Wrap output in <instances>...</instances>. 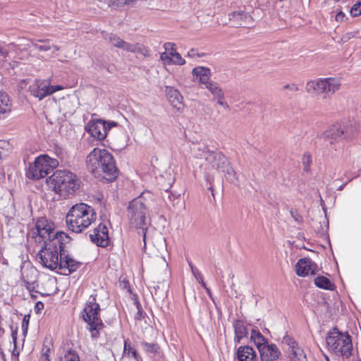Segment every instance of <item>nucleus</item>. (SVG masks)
<instances>
[{
  "mask_svg": "<svg viewBox=\"0 0 361 361\" xmlns=\"http://www.w3.org/2000/svg\"><path fill=\"white\" fill-rule=\"evenodd\" d=\"M87 169L95 176L111 182L118 176V170L113 155L106 149L94 148L87 157Z\"/></svg>",
  "mask_w": 361,
  "mask_h": 361,
  "instance_id": "nucleus-1",
  "label": "nucleus"
},
{
  "mask_svg": "<svg viewBox=\"0 0 361 361\" xmlns=\"http://www.w3.org/2000/svg\"><path fill=\"white\" fill-rule=\"evenodd\" d=\"M70 241L69 236L61 232L55 238L46 240L37 255L40 264L50 270L60 267V257L63 255L64 245Z\"/></svg>",
  "mask_w": 361,
  "mask_h": 361,
  "instance_id": "nucleus-2",
  "label": "nucleus"
},
{
  "mask_svg": "<svg viewBox=\"0 0 361 361\" xmlns=\"http://www.w3.org/2000/svg\"><path fill=\"white\" fill-rule=\"evenodd\" d=\"M150 194L143 192L129 202L127 217L131 226L142 228L145 243L147 226L149 224V205Z\"/></svg>",
  "mask_w": 361,
  "mask_h": 361,
  "instance_id": "nucleus-3",
  "label": "nucleus"
},
{
  "mask_svg": "<svg viewBox=\"0 0 361 361\" xmlns=\"http://www.w3.org/2000/svg\"><path fill=\"white\" fill-rule=\"evenodd\" d=\"M95 219L96 213L94 209L85 203L72 206L66 216L67 227L70 231L76 233H82Z\"/></svg>",
  "mask_w": 361,
  "mask_h": 361,
  "instance_id": "nucleus-4",
  "label": "nucleus"
},
{
  "mask_svg": "<svg viewBox=\"0 0 361 361\" xmlns=\"http://www.w3.org/2000/svg\"><path fill=\"white\" fill-rule=\"evenodd\" d=\"M49 187L61 196L74 193L80 186L78 176L66 170H57L47 180Z\"/></svg>",
  "mask_w": 361,
  "mask_h": 361,
  "instance_id": "nucleus-5",
  "label": "nucleus"
},
{
  "mask_svg": "<svg viewBox=\"0 0 361 361\" xmlns=\"http://www.w3.org/2000/svg\"><path fill=\"white\" fill-rule=\"evenodd\" d=\"M326 343L331 353L342 357L343 360L348 359L352 355V338L348 332H342L337 328H334L327 334Z\"/></svg>",
  "mask_w": 361,
  "mask_h": 361,
  "instance_id": "nucleus-6",
  "label": "nucleus"
},
{
  "mask_svg": "<svg viewBox=\"0 0 361 361\" xmlns=\"http://www.w3.org/2000/svg\"><path fill=\"white\" fill-rule=\"evenodd\" d=\"M356 134V128L352 124L336 123L333 125L321 135V139L329 142L334 150L343 147L344 140H350Z\"/></svg>",
  "mask_w": 361,
  "mask_h": 361,
  "instance_id": "nucleus-7",
  "label": "nucleus"
},
{
  "mask_svg": "<svg viewBox=\"0 0 361 361\" xmlns=\"http://www.w3.org/2000/svg\"><path fill=\"white\" fill-rule=\"evenodd\" d=\"M97 295H91L82 312L83 320L87 324L92 338H98L104 324L99 317L100 306L97 302Z\"/></svg>",
  "mask_w": 361,
  "mask_h": 361,
  "instance_id": "nucleus-8",
  "label": "nucleus"
},
{
  "mask_svg": "<svg viewBox=\"0 0 361 361\" xmlns=\"http://www.w3.org/2000/svg\"><path fill=\"white\" fill-rule=\"evenodd\" d=\"M205 177L207 179L209 172L212 171H221L224 173L226 179L231 182L235 180V172L230 166L227 158L220 152L211 151L205 157Z\"/></svg>",
  "mask_w": 361,
  "mask_h": 361,
  "instance_id": "nucleus-9",
  "label": "nucleus"
},
{
  "mask_svg": "<svg viewBox=\"0 0 361 361\" xmlns=\"http://www.w3.org/2000/svg\"><path fill=\"white\" fill-rule=\"evenodd\" d=\"M58 165L59 161L56 159L47 154L40 155L29 164L26 169V177L32 180H39L50 173Z\"/></svg>",
  "mask_w": 361,
  "mask_h": 361,
  "instance_id": "nucleus-10",
  "label": "nucleus"
},
{
  "mask_svg": "<svg viewBox=\"0 0 361 361\" xmlns=\"http://www.w3.org/2000/svg\"><path fill=\"white\" fill-rule=\"evenodd\" d=\"M341 86L340 80L335 78H319L307 82L306 90L307 92L316 94H324V98L332 95Z\"/></svg>",
  "mask_w": 361,
  "mask_h": 361,
  "instance_id": "nucleus-11",
  "label": "nucleus"
},
{
  "mask_svg": "<svg viewBox=\"0 0 361 361\" xmlns=\"http://www.w3.org/2000/svg\"><path fill=\"white\" fill-rule=\"evenodd\" d=\"M116 126H117V123L114 121L106 122L103 120L97 119L90 121L86 129L92 137L97 140H102L106 137L108 131Z\"/></svg>",
  "mask_w": 361,
  "mask_h": 361,
  "instance_id": "nucleus-12",
  "label": "nucleus"
},
{
  "mask_svg": "<svg viewBox=\"0 0 361 361\" xmlns=\"http://www.w3.org/2000/svg\"><path fill=\"white\" fill-rule=\"evenodd\" d=\"M109 39L111 44L117 47L118 49H121L124 51H127L132 53H139L144 56L145 57L149 56V50L142 44L137 43V44H130L122 39H121L119 37L111 34L109 36Z\"/></svg>",
  "mask_w": 361,
  "mask_h": 361,
  "instance_id": "nucleus-13",
  "label": "nucleus"
},
{
  "mask_svg": "<svg viewBox=\"0 0 361 361\" xmlns=\"http://www.w3.org/2000/svg\"><path fill=\"white\" fill-rule=\"evenodd\" d=\"M35 228L38 235L43 239V241L49 240L55 235H58L61 232H55L54 229V224L49 221L46 218L41 217L37 219L35 224Z\"/></svg>",
  "mask_w": 361,
  "mask_h": 361,
  "instance_id": "nucleus-14",
  "label": "nucleus"
},
{
  "mask_svg": "<svg viewBox=\"0 0 361 361\" xmlns=\"http://www.w3.org/2000/svg\"><path fill=\"white\" fill-rule=\"evenodd\" d=\"M90 238L97 246H107L109 242L107 227L103 224H99L90 234Z\"/></svg>",
  "mask_w": 361,
  "mask_h": 361,
  "instance_id": "nucleus-15",
  "label": "nucleus"
},
{
  "mask_svg": "<svg viewBox=\"0 0 361 361\" xmlns=\"http://www.w3.org/2000/svg\"><path fill=\"white\" fill-rule=\"evenodd\" d=\"M317 271V265L310 259H300L295 264V273L298 276L305 277L309 274L314 275Z\"/></svg>",
  "mask_w": 361,
  "mask_h": 361,
  "instance_id": "nucleus-16",
  "label": "nucleus"
},
{
  "mask_svg": "<svg viewBox=\"0 0 361 361\" xmlns=\"http://www.w3.org/2000/svg\"><path fill=\"white\" fill-rule=\"evenodd\" d=\"M228 16L233 27H248L253 22L252 16L244 11H234L230 13Z\"/></svg>",
  "mask_w": 361,
  "mask_h": 361,
  "instance_id": "nucleus-17",
  "label": "nucleus"
},
{
  "mask_svg": "<svg viewBox=\"0 0 361 361\" xmlns=\"http://www.w3.org/2000/svg\"><path fill=\"white\" fill-rule=\"evenodd\" d=\"M258 351L262 361H275L281 354L276 344L269 343Z\"/></svg>",
  "mask_w": 361,
  "mask_h": 361,
  "instance_id": "nucleus-18",
  "label": "nucleus"
},
{
  "mask_svg": "<svg viewBox=\"0 0 361 361\" xmlns=\"http://www.w3.org/2000/svg\"><path fill=\"white\" fill-rule=\"evenodd\" d=\"M30 92L32 96L42 100L49 95V82L46 80H37L35 83L30 85Z\"/></svg>",
  "mask_w": 361,
  "mask_h": 361,
  "instance_id": "nucleus-19",
  "label": "nucleus"
},
{
  "mask_svg": "<svg viewBox=\"0 0 361 361\" xmlns=\"http://www.w3.org/2000/svg\"><path fill=\"white\" fill-rule=\"evenodd\" d=\"M167 99L173 108L180 111L183 108V97L178 90L171 86L166 87Z\"/></svg>",
  "mask_w": 361,
  "mask_h": 361,
  "instance_id": "nucleus-20",
  "label": "nucleus"
},
{
  "mask_svg": "<svg viewBox=\"0 0 361 361\" xmlns=\"http://www.w3.org/2000/svg\"><path fill=\"white\" fill-rule=\"evenodd\" d=\"M59 269L63 271L64 275H69L75 271L81 265L80 262L75 260L72 257L66 255L64 257H60Z\"/></svg>",
  "mask_w": 361,
  "mask_h": 361,
  "instance_id": "nucleus-21",
  "label": "nucleus"
},
{
  "mask_svg": "<svg viewBox=\"0 0 361 361\" xmlns=\"http://www.w3.org/2000/svg\"><path fill=\"white\" fill-rule=\"evenodd\" d=\"M233 326L235 331L234 343L238 344L243 338L248 336L249 325L242 320H236L233 322Z\"/></svg>",
  "mask_w": 361,
  "mask_h": 361,
  "instance_id": "nucleus-22",
  "label": "nucleus"
},
{
  "mask_svg": "<svg viewBox=\"0 0 361 361\" xmlns=\"http://www.w3.org/2000/svg\"><path fill=\"white\" fill-rule=\"evenodd\" d=\"M192 74L205 87L212 82L210 80L211 70L207 67L197 66L192 69Z\"/></svg>",
  "mask_w": 361,
  "mask_h": 361,
  "instance_id": "nucleus-23",
  "label": "nucleus"
},
{
  "mask_svg": "<svg viewBox=\"0 0 361 361\" xmlns=\"http://www.w3.org/2000/svg\"><path fill=\"white\" fill-rule=\"evenodd\" d=\"M237 358L238 361H257L256 352L249 345H243L238 348Z\"/></svg>",
  "mask_w": 361,
  "mask_h": 361,
  "instance_id": "nucleus-24",
  "label": "nucleus"
},
{
  "mask_svg": "<svg viewBox=\"0 0 361 361\" xmlns=\"http://www.w3.org/2000/svg\"><path fill=\"white\" fill-rule=\"evenodd\" d=\"M160 59L164 66H183L185 63V60L182 58L179 53L161 54Z\"/></svg>",
  "mask_w": 361,
  "mask_h": 361,
  "instance_id": "nucleus-25",
  "label": "nucleus"
},
{
  "mask_svg": "<svg viewBox=\"0 0 361 361\" xmlns=\"http://www.w3.org/2000/svg\"><path fill=\"white\" fill-rule=\"evenodd\" d=\"M11 102L8 95L0 91V117L8 114L11 110Z\"/></svg>",
  "mask_w": 361,
  "mask_h": 361,
  "instance_id": "nucleus-26",
  "label": "nucleus"
},
{
  "mask_svg": "<svg viewBox=\"0 0 361 361\" xmlns=\"http://www.w3.org/2000/svg\"><path fill=\"white\" fill-rule=\"evenodd\" d=\"M250 339L258 350L269 343L268 340L259 331L255 329L251 331Z\"/></svg>",
  "mask_w": 361,
  "mask_h": 361,
  "instance_id": "nucleus-27",
  "label": "nucleus"
},
{
  "mask_svg": "<svg viewBox=\"0 0 361 361\" xmlns=\"http://www.w3.org/2000/svg\"><path fill=\"white\" fill-rule=\"evenodd\" d=\"M288 353L291 361H306L305 354L298 344L288 350Z\"/></svg>",
  "mask_w": 361,
  "mask_h": 361,
  "instance_id": "nucleus-28",
  "label": "nucleus"
},
{
  "mask_svg": "<svg viewBox=\"0 0 361 361\" xmlns=\"http://www.w3.org/2000/svg\"><path fill=\"white\" fill-rule=\"evenodd\" d=\"M314 284L317 287L325 290H333L335 288L334 284L328 278L323 276L316 277Z\"/></svg>",
  "mask_w": 361,
  "mask_h": 361,
  "instance_id": "nucleus-29",
  "label": "nucleus"
},
{
  "mask_svg": "<svg viewBox=\"0 0 361 361\" xmlns=\"http://www.w3.org/2000/svg\"><path fill=\"white\" fill-rule=\"evenodd\" d=\"M192 152L194 157L197 159H205V157L211 152V151L209 150L208 147L203 144L193 145V147H192Z\"/></svg>",
  "mask_w": 361,
  "mask_h": 361,
  "instance_id": "nucleus-30",
  "label": "nucleus"
},
{
  "mask_svg": "<svg viewBox=\"0 0 361 361\" xmlns=\"http://www.w3.org/2000/svg\"><path fill=\"white\" fill-rule=\"evenodd\" d=\"M188 265L190 268L191 272L196 280L205 288L208 293H209V290L207 288L206 284L203 280V276L202 273L198 270V269L192 264L191 260L187 259Z\"/></svg>",
  "mask_w": 361,
  "mask_h": 361,
  "instance_id": "nucleus-31",
  "label": "nucleus"
},
{
  "mask_svg": "<svg viewBox=\"0 0 361 361\" xmlns=\"http://www.w3.org/2000/svg\"><path fill=\"white\" fill-rule=\"evenodd\" d=\"M213 95L214 99H221L223 94H224L222 89L220 87L219 84L215 82H212L209 83L208 85L205 87Z\"/></svg>",
  "mask_w": 361,
  "mask_h": 361,
  "instance_id": "nucleus-32",
  "label": "nucleus"
},
{
  "mask_svg": "<svg viewBox=\"0 0 361 361\" xmlns=\"http://www.w3.org/2000/svg\"><path fill=\"white\" fill-rule=\"evenodd\" d=\"M111 7H118L134 2L135 0H97Z\"/></svg>",
  "mask_w": 361,
  "mask_h": 361,
  "instance_id": "nucleus-33",
  "label": "nucleus"
},
{
  "mask_svg": "<svg viewBox=\"0 0 361 361\" xmlns=\"http://www.w3.org/2000/svg\"><path fill=\"white\" fill-rule=\"evenodd\" d=\"M141 345L143 348V350L147 353H156L159 348L158 344L154 343L142 341L141 343Z\"/></svg>",
  "mask_w": 361,
  "mask_h": 361,
  "instance_id": "nucleus-34",
  "label": "nucleus"
},
{
  "mask_svg": "<svg viewBox=\"0 0 361 361\" xmlns=\"http://www.w3.org/2000/svg\"><path fill=\"white\" fill-rule=\"evenodd\" d=\"M123 353L128 354V355L131 354L136 361H139V356L137 353L135 348L131 347L128 340H125L124 341Z\"/></svg>",
  "mask_w": 361,
  "mask_h": 361,
  "instance_id": "nucleus-35",
  "label": "nucleus"
},
{
  "mask_svg": "<svg viewBox=\"0 0 361 361\" xmlns=\"http://www.w3.org/2000/svg\"><path fill=\"white\" fill-rule=\"evenodd\" d=\"M61 361H80V360L75 350H69L61 357Z\"/></svg>",
  "mask_w": 361,
  "mask_h": 361,
  "instance_id": "nucleus-36",
  "label": "nucleus"
},
{
  "mask_svg": "<svg viewBox=\"0 0 361 361\" xmlns=\"http://www.w3.org/2000/svg\"><path fill=\"white\" fill-rule=\"evenodd\" d=\"M38 42H42L44 44H38L37 43H35L33 44V46L35 49L42 51H47L51 49V45L50 44L49 39H39Z\"/></svg>",
  "mask_w": 361,
  "mask_h": 361,
  "instance_id": "nucleus-37",
  "label": "nucleus"
},
{
  "mask_svg": "<svg viewBox=\"0 0 361 361\" xmlns=\"http://www.w3.org/2000/svg\"><path fill=\"white\" fill-rule=\"evenodd\" d=\"M282 343L287 345L288 346V350L292 348H294L298 345L297 342L288 334H286L282 338Z\"/></svg>",
  "mask_w": 361,
  "mask_h": 361,
  "instance_id": "nucleus-38",
  "label": "nucleus"
},
{
  "mask_svg": "<svg viewBox=\"0 0 361 361\" xmlns=\"http://www.w3.org/2000/svg\"><path fill=\"white\" fill-rule=\"evenodd\" d=\"M302 164L304 166V170L308 171L310 170V166L312 163V156L309 152H306L302 157Z\"/></svg>",
  "mask_w": 361,
  "mask_h": 361,
  "instance_id": "nucleus-39",
  "label": "nucleus"
},
{
  "mask_svg": "<svg viewBox=\"0 0 361 361\" xmlns=\"http://www.w3.org/2000/svg\"><path fill=\"white\" fill-rule=\"evenodd\" d=\"M164 48L165 51L162 52L161 54L178 53L176 51V45L173 42H166L164 44Z\"/></svg>",
  "mask_w": 361,
  "mask_h": 361,
  "instance_id": "nucleus-40",
  "label": "nucleus"
},
{
  "mask_svg": "<svg viewBox=\"0 0 361 361\" xmlns=\"http://www.w3.org/2000/svg\"><path fill=\"white\" fill-rule=\"evenodd\" d=\"M350 13L353 17H357L361 15V1H357L352 6Z\"/></svg>",
  "mask_w": 361,
  "mask_h": 361,
  "instance_id": "nucleus-41",
  "label": "nucleus"
},
{
  "mask_svg": "<svg viewBox=\"0 0 361 361\" xmlns=\"http://www.w3.org/2000/svg\"><path fill=\"white\" fill-rule=\"evenodd\" d=\"M51 350L49 347L44 345L43 353L41 357L42 361H50Z\"/></svg>",
  "mask_w": 361,
  "mask_h": 361,
  "instance_id": "nucleus-42",
  "label": "nucleus"
},
{
  "mask_svg": "<svg viewBox=\"0 0 361 361\" xmlns=\"http://www.w3.org/2000/svg\"><path fill=\"white\" fill-rule=\"evenodd\" d=\"M23 282L25 283V288L30 292L34 291V290L35 289V288L37 286V283L35 281H29L26 280L24 277H23Z\"/></svg>",
  "mask_w": 361,
  "mask_h": 361,
  "instance_id": "nucleus-43",
  "label": "nucleus"
},
{
  "mask_svg": "<svg viewBox=\"0 0 361 361\" xmlns=\"http://www.w3.org/2000/svg\"><path fill=\"white\" fill-rule=\"evenodd\" d=\"M204 56L203 53H198L195 49H190L187 54V56L190 58H195V57H202Z\"/></svg>",
  "mask_w": 361,
  "mask_h": 361,
  "instance_id": "nucleus-44",
  "label": "nucleus"
},
{
  "mask_svg": "<svg viewBox=\"0 0 361 361\" xmlns=\"http://www.w3.org/2000/svg\"><path fill=\"white\" fill-rule=\"evenodd\" d=\"M49 82V84L50 83V82ZM63 89H64V87L62 85H49V95H50L57 91L62 90Z\"/></svg>",
  "mask_w": 361,
  "mask_h": 361,
  "instance_id": "nucleus-45",
  "label": "nucleus"
},
{
  "mask_svg": "<svg viewBox=\"0 0 361 361\" xmlns=\"http://www.w3.org/2000/svg\"><path fill=\"white\" fill-rule=\"evenodd\" d=\"M290 215L294 219V220L297 222H300L302 221V217L301 216L298 214V212H297V210H293L291 209L290 212Z\"/></svg>",
  "mask_w": 361,
  "mask_h": 361,
  "instance_id": "nucleus-46",
  "label": "nucleus"
},
{
  "mask_svg": "<svg viewBox=\"0 0 361 361\" xmlns=\"http://www.w3.org/2000/svg\"><path fill=\"white\" fill-rule=\"evenodd\" d=\"M30 321V314H25L23 319L22 328L27 329Z\"/></svg>",
  "mask_w": 361,
  "mask_h": 361,
  "instance_id": "nucleus-47",
  "label": "nucleus"
},
{
  "mask_svg": "<svg viewBox=\"0 0 361 361\" xmlns=\"http://www.w3.org/2000/svg\"><path fill=\"white\" fill-rule=\"evenodd\" d=\"M283 89H287V90H290V91H293V92H296V91L298 90V86L295 84H294V83L286 85L283 87Z\"/></svg>",
  "mask_w": 361,
  "mask_h": 361,
  "instance_id": "nucleus-48",
  "label": "nucleus"
},
{
  "mask_svg": "<svg viewBox=\"0 0 361 361\" xmlns=\"http://www.w3.org/2000/svg\"><path fill=\"white\" fill-rule=\"evenodd\" d=\"M44 303L42 302H37L35 306V310L37 313H39L42 310L44 309Z\"/></svg>",
  "mask_w": 361,
  "mask_h": 361,
  "instance_id": "nucleus-49",
  "label": "nucleus"
},
{
  "mask_svg": "<svg viewBox=\"0 0 361 361\" xmlns=\"http://www.w3.org/2000/svg\"><path fill=\"white\" fill-rule=\"evenodd\" d=\"M221 97V99H216L217 100V103L219 104H220L221 106L228 108V105L227 104V103L226 102H224V94H223L222 97Z\"/></svg>",
  "mask_w": 361,
  "mask_h": 361,
  "instance_id": "nucleus-50",
  "label": "nucleus"
},
{
  "mask_svg": "<svg viewBox=\"0 0 361 361\" xmlns=\"http://www.w3.org/2000/svg\"><path fill=\"white\" fill-rule=\"evenodd\" d=\"M137 310L138 311L137 312L135 318L137 319H141L143 317V313H142V312L141 310L140 305H137Z\"/></svg>",
  "mask_w": 361,
  "mask_h": 361,
  "instance_id": "nucleus-51",
  "label": "nucleus"
},
{
  "mask_svg": "<svg viewBox=\"0 0 361 361\" xmlns=\"http://www.w3.org/2000/svg\"><path fill=\"white\" fill-rule=\"evenodd\" d=\"M344 17L345 14L343 12H339L336 16V21H342Z\"/></svg>",
  "mask_w": 361,
  "mask_h": 361,
  "instance_id": "nucleus-52",
  "label": "nucleus"
},
{
  "mask_svg": "<svg viewBox=\"0 0 361 361\" xmlns=\"http://www.w3.org/2000/svg\"><path fill=\"white\" fill-rule=\"evenodd\" d=\"M325 360L326 361H330V359L327 355H325Z\"/></svg>",
  "mask_w": 361,
  "mask_h": 361,
  "instance_id": "nucleus-53",
  "label": "nucleus"
},
{
  "mask_svg": "<svg viewBox=\"0 0 361 361\" xmlns=\"http://www.w3.org/2000/svg\"><path fill=\"white\" fill-rule=\"evenodd\" d=\"M53 47L56 51H58L59 49V48L57 46H54Z\"/></svg>",
  "mask_w": 361,
  "mask_h": 361,
  "instance_id": "nucleus-54",
  "label": "nucleus"
},
{
  "mask_svg": "<svg viewBox=\"0 0 361 361\" xmlns=\"http://www.w3.org/2000/svg\"><path fill=\"white\" fill-rule=\"evenodd\" d=\"M343 185H342V186H340L339 190H342V189H343Z\"/></svg>",
  "mask_w": 361,
  "mask_h": 361,
  "instance_id": "nucleus-55",
  "label": "nucleus"
},
{
  "mask_svg": "<svg viewBox=\"0 0 361 361\" xmlns=\"http://www.w3.org/2000/svg\"><path fill=\"white\" fill-rule=\"evenodd\" d=\"M340 0H336V1H339Z\"/></svg>",
  "mask_w": 361,
  "mask_h": 361,
  "instance_id": "nucleus-56",
  "label": "nucleus"
}]
</instances>
